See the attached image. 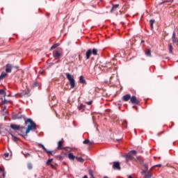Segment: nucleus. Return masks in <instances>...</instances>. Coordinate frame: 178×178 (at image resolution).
I'll return each mask as SVG.
<instances>
[{
	"mask_svg": "<svg viewBox=\"0 0 178 178\" xmlns=\"http://www.w3.org/2000/svg\"><path fill=\"white\" fill-rule=\"evenodd\" d=\"M154 168H162V165L161 164L155 165L152 168V169H154Z\"/></svg>",
	"mask_w": 178,
	"mask_h": 178,
	"instance_id": "c9c22d12",
	"label": "nucleus"
},
{
	"mask_svg": "<svg viewBox=\"0 0 178 178\" xmlns=\"http://www.w3.org/2000/svg\"><path fill=\"white\" fill-rule=\"evenodd\" d=\"M1 104H3V105H5L6 104H8V102H10V101H8V100H6V99H3V98H1Z\"/></svg>",
	"mask_w": 178,
	"mask_h": 178,
	"instance_id": "cd10ccee",
	"label": "nucleus"
},
{
	"mask_svg": "<svg viewBox=\"0 0 178 178\" xmlns=\"http://www.w3.org/2000/svg\"><path fill=\"white\" fill-rule=\"evenodd\" d=\"M68 158H69V159L74 161V159L76 158V156L74 155H73V153H69Z\"/></svg>",
	"mask_w": 178,
	"mask_h": 178,
	"instance_id": "412c9836",
	"label": "nucleus"
},
{
	"mask_svg": "<svg viewBox=\"0 0 178 178\" xmlns=\"http://www.w3.org/2000/svg\"><path fill=\"white\" fill-rule=\"evenodd\" d=\"M0 94L3 95L4 98H5V97H6V92H5V90H0Z\"/></svg>",
	"mask_w": 178,
	"mask_h": 178,
	"instance_id": "7c9ffc66",
	"label": "nucleus"
},
{
	"mask_svg": "<svg viewBox=\"0 0 178 178\" xmlns=\"http://www.w3.org/2000/svg\"><path fill=\"white\" fill-rule=\"evenodd\" d=\"M0 176L5 177V170H3L2 168H0Z\"/></svg>",
	"mask_w": 178,
	"mask_h": 178,
	"instance_id": "c85d7f7f",
	"label": "nucleus"
},
{
	"mask_svg": "<svg viewBox=\"0 0 178 178\" xmlns=\"http://www.w3.org/2000/svg\"><path fill=\"white\" fill-rule=\"evenodd\" d=\"M65 76L67 80L70 81L71 88H74L76 87V81H74V76L71 75L70 73H66Z\"/></svg>",
	"mask_w": 178,
	"mask_h": 178,
	"instance_id": "f03ea898",
	"label": "nucleus"
},
{
	"mask_svg": "<svg viewBox=\"0 0 178 178\" xmlns=\"http://www.w3.org/2000/svg\"><path fill=\"white\" fill-rule=\"evenodd\" d=\"M154 23H155V20L154 19H150L149 24H150L151 29H154Z\"/></svg>",
	"mask_w": 178,
	"mask_h": 178,
	"instance_id": "bb28decb",
	"label": "nucleus"
},
{
	"mask_svg": "<svg viewBox=\"0 0 178 178\" xmlns=\"http://www.w3.org/2000/svg\"><path fill=\"white\" fill-rule=\"evenodd\" d=\"M129 154H131V155H136L137 154V151L136 150H131V152H129Z\"/></svg>",
	"mask_w": 178,
	"mask_h": 178,
	"instance_id": "f704fd0d",
	"label": "nucleus"
},
{
	"mask_svg": "<svg viewBox=\"0 0 178 178\" xmlns=\"http://www.w3.org/2000/svg\"><path fill=\"white\" fill-rule=\"evenodd\" d=\"M89 175H90V178H95V177H94V174H93V172H92V170H89Z\"/></svg>",
	"mask_w": 178,
	"mask_h": 178,
	"instance_id": "2f4dec72",
	"label": "nucleus"
},
{
	"mask_svg": "<svg viewBox=\"0 0 178 178\" xmlns=\"http://www.w3.org/2000/svg\"><path fill=\"white\" fill-rule=\"evenodd\" d=\"M124 124H127V122L124 121Z\"/></svg>",
	"mask_w": 178,
	"mask_h": 178,
	"instance_id": "de8ad7c7",
	"label": "nucleus"
},
{
	"mask_svg": "<svg viewBox=\"0 0 178 178\" xmlns=\"http://www.w3.org/2000/svg\"><path fill=\"white\" fill-rule=\"evenodd\" d=\"M63 144V141L62 140L58 141L57 149H63V147H62Z\"/></svg>",
	"mask_w": 178,
	"mask_h": 178,
	"instance_id": "dca6fc26",
	"label": "nucleus"
},
{
	"mask_svg": "<svg viewBox=\"0 0 178 178\" xmlns=\"http://www.w3.org/2000/svg\"><path fill=\"white\" fill-rule=\"evenodd\" d=\"M38 147H40V148H42V149L44 151L46 152L47 154H48V155H50L51 154V152L52 151H49L48 149H47V148L45 147V146H44V145L41 144V143H39L38 145Z\"/></svg>",
	"mask_w": 178,
	"mask_h": 178,
	"instance_id": "9d476101",
	"label": "nucleus"
},
{
	"mask_svg": "<svg viewBox=\"0 0 178 178\" xmlns=\"http://www.w3.org/2000/svg\"><path fill=\"white\" fill-rule=\"evenodd\" d=\"M83 144H88L89 145H92V144H94V141H90L89 139H86L83 141Z\"/></svg>",
	"mask_w": 178,
	"mask_h": 178,
	"instance_id": "2eb2a0df",
	"label": "nucleus"
},
{
	"mask_svg": "<svg viewBox=\"0 0 178 178\" xmlns=\"http://www.w3.org/2000/svg\"><path fill=\"white\" fill-rule=\"evenodd\" d=\"M53 161H54V159H50L47 160L46 165H51V163H52Z\"/></svg>",
	"mask_w": 178,
	"mask_h": 178,
	"instance_id": "c756f323",
	"label": "nucleus"
},
{
	"mask_svg": "<svg viewBox=\"0 0 178 178\" xmlns=\"http://www.w3.org/2000/svg\"><path fill=\"white\" fill-rule=\"evenodd\" d=\"M86 104L87 105H91V104H92V101L87 102Z\"/></svg>",
	"mask_w": 178,
	"mask_h": 178,
	"instance_id": "a19ab883",
	"label": "nucleus"
},
{
	"mask_svg": "<svg viewBox=\"0 0 178 178\" xmlns=\"http://www.w3.org/2000/svg\"><path fill=\"white\" fill-rule=\"evenodd\" d=\"M24 156H26V158H29V156H31V154H30L29 153H26L24 154Z\"/></svg>",
	"mask_w": 178,
	"mask_h": 178,
	"instance_id": "58836bf2",
	"label": "nucleus"
},
{
	"mask_svg": "<svg viewBox=\"0 0 178 178\" xmlns=\"http://www.w3.org/2000/svg\"><path fill=\"white\" fill-rule=\"evenodd\" d=\"M148 171L147 170H143L142 171H141V175H145V173H147Z\"/></svg>",
	"mask_w": 178,
	"mask_h": 178,
	"instance_id": "4c0bfd02",
	"label": "nucleus"
},
{
	"mask_svg": "<svg viewBox=\"0 0 178 178\" xmlns=\"http://www.w3.org/2000/svg\"><path fill=\"white\" fill-rule=\"evenodd\" d=\"M27 166H28V169H29V170H31V169H33V164L31 163H29Z\"/></svg>",
	"mask_w": 178,
	"mask_h": 178,
	"instance_id": "72a5a7b5",
	"label": "nucleus"
},
{
	"mask_svg": "<svg viewBox=\"0 0 178 178\" xmlns=\"http://www.w3.org/2000/svg\"><path fill=\"white\" fill-rule=\"evenodd\" d=\"M59 60L56 62V63H58Z\"/></svg>",
	"mask_w": 178,
	"mask_h": 178,
	"instance_id": "864d4df0",
	"label": "nucleus"
},
{
	"mask_svg": "<svg viewBox=\"0 0 178 178\" xmlns=\"http://www.w3.org/2000/svg\"><path fill=\"white\" fill-rule=\"evenodd\" d=\"M172 42L176 44L177 42V39H176V33L173 32L172 33Z\"/></svg>",
	"mask_w": 178,
	"mask_h": 178,
	"instance_id": "f3484780",
	"label": "nucleus"
},
{
	"mask_svg": "<svg viewBox=\"0 0 178 178\" xmlns=\"http://www.w3.org/2000/svg\"><path fill=\"white\" fill-rule=\"evenodd\" d=\"M53 56L56 59H60L63 56V50L62 48H58V50L53 51Z\"/></svg>",
	"mask_w": 178,
	"mask_h": 178,
	"instance_id": "20e7f679",
	"label": "nucleus"
},
{
	"mask_svg": "<svg viewBox=\"0 0 178 178\" xmlns=\"http://www.w3.org/2000/svg\"><path fill=\"white\" fill-rule=\"evenodd\" d=\"M76 161H78V162H81V163H84V160L83 158L81 157H75Z\"/></svg>",
	"mask_w": 178,
	"mask_h": 178,
	"instance_id": "a878e982",
	"label": "nucleus"
},
{
	"mask_svg": "<svg viewBox=\"0 0 178 178\" xmlns=\"http://www.w3.org/2000/svg\"><path fill=\"white\" fill-rule=\"evenodd\" d=\"M5 109H6V106H4L3 111H5Z\"/></svg>",
	"mask_w": 178,
	"mask_h": 178,
	"instance_id": "49530a36",
	"label": "nucleus"
},
{
	"mask_svg": "<svg viewBox=\"0 0 178 178\" xmlns=\"http://www.w3.org/2000/svg\"><path fill=\"white\" fill-rule=\"evenodd\" d=\"M131 95L127 94L122 97V101H124V102H127V101L131 100Z\"/></svg>",
	"mask_w": 178,
	"mask_h": 178,
	"instance_id": "9b49d317",
	"label": "nucleus"
},
{
	"mask_svg": "<svg viewBox=\"0 0 178 178\" xmlns=\"http://www.w3.org/2000/svg\"><path fill=\"white\" fill-rule=\"evenodd\" d=\"M168 49L170 54H173V46H172V44H168Z\"/></svg>",
	"mask_w": 178,
	"mask_h": 178,
	"instance_id": "6ab92c4d",
	"label": "nucleus"
},
{
	"mask_svg": "<svg viewBox=\"0 0 178 178\" xmlns=\"http://www.w3.org/2000/svg\"><path fill=\"white\" fill-rule=\"evenodd\" d=\"M10 129H12V130L16 131V130H19L20 125H17L15 124H10Z\"/></svg>",
	"mask_w": 178,
	"mask_h": 178,
	"instance_id": "f8f14e48",
	"label": "nucleus"
},
{
	"mask_svg": "<svg viewBox=\"0 0 178 178\" xmlns=\"http://www.w3.org/2000/svg\"><path fill=\"white\" fill-rule=\"evenodd\" d=\"M117 141H120V140H117Z\"/></svg>",
	"mask_w": 178,
	"mask_h": 178,
	"instance_id": "5fc2aeb1",
	"label": "nucleus"
},
{
	"mask_svg": "<svg viewBox=\"0 0 178 178\" xmlns=\"http://www.w3.org/2000/svg\"><path fill=\"white\" fill-rule=\"evenodd\" d=\"M6 73H12V65L10 64H7L6 65Z\"/></svg>",
	"mask_w": 178,
	"mask_h": 178,
	"instance_id": "ddd939ff",
	"label": "nucleus"
},
{
	"mask_svg": "<svg viewBox=\"0 0 178 178\" xmlns=\"http://www.w3.org/2000/svg\"><path fill=\"white\" fill-rule=\"evenodd\" d=\"M168 3V1H163L160 3L159 5H163V3Z\"/></svg>",
	"mask_w": 178,
	"mask_h": 178,
	"instance_id": "79ce46f5",
	"label": "nucleus"
},
{
	"mask_svg": "<svg viewBox=\"0 0 178 178\" xmlns=\"http://www.w3.org/2000/svg\"><path fill=\"white\" fill-rule=\"evenodd\" d=\"M118 7H119V4L113 5L111 10V12L113 13L115 10V9H118Z\"/></svg>",
	"mask_w": 178,
	"mask_h": 178,
	"instance_id": "b1692460",
	"label": "nucleus"
},
{
	"mask_svg": "<svg viewBox=\"0 0 178 178\" xmlns=\"http://www.w3.org/2000/svg\"><path fill=\"white\" fill-rule=\"evenodd\" d=\"M104 178H109V177H108L105 176V177H104Z\"/></svg>",
	"mask_w": 178,
	"mask_h": 178,
	"instance_id": "8fccbe9b",
	"label": "nucleus"
},
{
	"mask_svg": "<svg viewBox=\"0 0 178 178\" xmlns=\"http://www.w3.org/2000/svg\"><path fill=\"white\" fill-rule=\"evenodd\" d=\"M161 134H162V132L157 134V136H161Z\"/></svg>",
	"mask_w": 178,
	"mask_h": 178,
	"instance_id": "a18cd8bd",
	"label": "nucleus"
},
{
	"mask_svg": "<svg viewBox=\"0 0 178 178\" xmlns=\"http://www.w3.org/2000/svg\"><path fill=\"white\" fill-rule=\"evenodd\" d=\"M91 55H94L95 56H96V55H98V49H88L86 54V59L87 60L90 59V58H91Z\"/></svg>",
	"mask_w": 178,
	"mask_h": 178,
	"instance_id": "7ed1b4c3",
	"label": "nucleus"
},
{
	"mask_svg": "<svg viewBox=\"0 0 178 178\" xmlns=\"http://www.w3.org/2000/svg\"><path fill=\"white\" fill-rule=\"evenodd\" d=\"M145 55L151 58V56H152V54H151V49H148L147 50H146Z\"/></svg>",
	"mask_w": 178,
	"mask_h": 178,
	"instance_id": "aec40b11",
	"label": "nucleus"
},
{
	"mask_svg": "<svg viewBox=\"0 0 178 178\" xmlns=\"http://www.w3.org/2000/svg\"><path fill=\"white\" fill-rule=\"evenodd\" d=\"M26 130V127H22L19 125V129H18V131H20V133H18V134L19 136H22V137H23L24 138V134H23V133H24Z\"/></svg>",
	"mask_w": 178,
	"mask_h": 178,
	"instance_id": "1a4fd4ad",
	"label": "nucleus"
},
{
	"mask_svg": "<svg viewBox=\"0 0 178 178\" xmlns=\"http://www.w3.org/2000/svg\"><path fill=\"white\" fill-rule=\"evenodd\" d=\"M136 161H138L139 163H140V165H143L144 164V161H143L141 159V158H140L139 156L136 157Z\"/></svg>",
	"mask_w": 178,
	"mask_h": 178,
	"instance_id": "393cba45",
	"label": "nucleus"
},
{
	"mask_svg": "<svg viewBox=\"0 0 178 178\" xmlns=\"http://www.w3.org/2000/svg\"><path fill=\"white\" fill-rule=\"evenodd\" d=\"M25 126H27V129L25 131V136H27L31 130H33V131H35L37 130V124H35V122H34L31 119L28 118L25 119Z\"/></svg>",
	"mask_w": 178,
	"mask_h": 178,
	"instance_id": "f257e3e1",
	"label": "nucleus"
},
{
	"mask_svg": "<svg viewBox=\"0 0 178 178\" xmlns=\"http://www.w3.org/2000/svg\"><path fill=\"white\" fill-rule=\"evenodd\" d=\"M125 161L127 163L130 162V161H133L134 159V156H133V154L131 153H128L124 156Z\"/></svg>",
	"mask_w": 178,
	"mask_h": 178,
	"instance_id": "423d86ee",
	"label": "nucleus"
},
{
	"mask_svg": "<svg viewBox=\"0 0 178 178\" xmlns=\"http://www.w3.org/2000/svg\"><path fill=\"white\" fill-rule=\"evenodd\" d=\"M50 155H51V156H54V155H55V152L51 151L50 153Z\"/></svg>",
	"mask_w": 178,
	"mask_h": 178,
	"instance_id": "37998d69",
	"label": "nucleus"
},
{
	"mask_svg": "<svg viewBox=\"0 0 178 178\" xmlns=\"http://www.w3.org/2000/svg\"><path fill=\"white\" fill-rule=\"evenodd\" d=\"M60 44L59 43H56L54 44L51 48L50 51H52V49H55V48H58L59 47Z\"/></svg>",
	"mask_w": 178,
	"mask_h": 178,
	"instance_id": "5701e85b",
	"label": "nucleus"
},
{
	"mask_svg": "<svg viewBox=\"0 0 178 178\" xmlns=\"http://www.w3.org/2000/svg\"><path fill=\"white\" fill-rule=\"evenodd\" d=\"M141 42H144V40H142Z\"/></svg>",
	"mask_w": 178,
	"mask_h": 178,
	"instance_id": "3c124183",
	"label": "nucleus"
},
{
	"mask_svg": "<svg viewBox=\"0 0 178 178\" xmlns=\"http://www.w3.org/2000/svg\"><path fill=\"white\" fill-rule=\"evenodd\" d=\"M152 174L149 173L145 175L143 178H152Z\"/></svg>",
	"mask_w": 178,
	"mask_h": 178,
	"instance_id": "473e14b6",
	"label": "nucleus"
},
{
	"mask_svg": "<svg viewBox=\"0 0 178 178\" xmlns=\"http://www.w3.org/2000/svg\"><path fill=\"white\" fill-rule=\"evenodd\" d=\"M5 158H8L9 157V153H6L4 154Z\"/></svg>",
	"mask_w": 178,
	"mask_h": 178,
	"instance_id": "ea45409f",
	"label": "nucleus"
},
{
	"mask_svg": "<svg viewBox=\"0 0 178 178\" xmlns=\"http://www.w3.org/2000/svg\"><path fill=\"white\" fill-rule=\"evenodd\" d=\"M131 104H135L136 105H140V101L137 99L136 96L131 97Z\"/></svg>",
	"mask_w": 178,
	"mask_h": 178,
	"instance_id": "6e6552de",
	"label": "nucleus"
},
{
	"mask_svg": "<svg viewBox=\"0 0 178 178\" xmlns=\"http://www.w3.org/2000/svg\"><path fill=\"white\" fill-rule=\"evenodd\" d=\"M113 169L114 170H122V167H120V162L119 161L113 162Z\"/></svg>",
	"mask_w": 178,
	"mask_h": 178,
	"instance_id": "39448f33",
	"label": "nucleus"
},
{
	"mask_svg": "<svg viewBox=\"0 0 178 178\" xmlns=\"http://www.w3.org/2000/svg\"><path fill=\"white\" fill-rule=\"evenodd\" d=\"M142 165H143L145 170L148 171V164H145L143 163V164H142Z\"/></svg>",
	"mask_w": 178,
	"mask_h": 178,
	"instance_id": "e433bc0d",
	"label": "nucleus"
},
{
	"mask_svg": "<svg viewBox=\"0 0 178 178\" xmlns=\"http://www.w3.org/2000/svg\"><path fill=\"white\" fill-rule=\"evenodd\" d=\"M83 108V105H81L79 107V110H81Z\"/></svg>",
	"mask_w": 178,
	"mask_h": 178,
	"instance_id": "c03bdc74",
	"label": "nucleus"
},
{
	"mask_svg": "<svg viewBox=\"0 0 178 178\" xmlns=\"http://www.w3.org/2000/svg\"><path fill=\"white\" fill-rule=\"evenodd\" d=\"M6 76H7L6 72H2L0 75V80H3V79H5Z\"/></svg>",
	"mask_w": 178,
	"mask_h": 178,
	"instance_id": "4be33fe9",
	"label": "nucleus"
},
{
	"mask_svg": "<svg viewBox=\"0 0 178 178\" xmlns=\"http://www.w3.org/2000/svg\"><path fill=\"white\" fill-rule=\"evenodd\" d=\"M8 133H9V134H10V136L13 137V141H17V137H16V136H15L13 135V134L12 133V130H10Z\"/></svg>",
	"mask_w": 178,
	"mask_h": 178,
	"instance_id": "a211bd4d",
	"label": "nucleus"
},
{
	"mask_svg": "<svg viewBox=\"0 0 178 178\" xmlns=\"http://www.w3.org/2000/svg\"><path fill=\"white\" fill-rule=\"evenodd\" d=\"M34 87H37V84L35 83H34Z\"/></svg>",
	"mask_w": 178,
	"mask_h": 178,
	"instance_id": "09e8293b",
	"label": "nucleus"
},
{
	"mask_svg": "<svg viewBox=\"0 0 178 178\" xmlns=\"http://www.w3.org/2000/svg\"><path fill=\"white\" fill-rule=\"evenodd\" d=\"M134 108H136V106H134Z\"/></svg>",
	"mask_w": 178,
	"mask_h": 178,
	"instance_id": "603ef678",
	"label": "nucleus"
},
{
	"mask_svg": "<svg viewBox=\"0 0 178 178\" xmlns=\"http://www.w3.org/2000/svg\"><path fill=\"white\" fill-rule=\"evenodd\" d=\"M13 120H17L19 119H23V115H22V113H18L17 114H15L13 115Z\"/></svg>",
	"mask_w": 178,
	"mask_h": 178,
	"instance_id": "0eeeda50",
	"label": "nucleus"
},
{
	"mask_svg": "<svg viewBox=\"0 0 178 178\" xmlns=\"http://www.w3.org/2000/svg\"><path fill=\"white\" fill-rule=\"evenodd\" d=\"M79 83H81V84H87V81L84 79V76H79Z\"/></svg>",
	"mask_w": 178,
	"mask_h": 178,
	"instance_id": "4468645a",
	"label": "nucleus"
}]
</instances>
